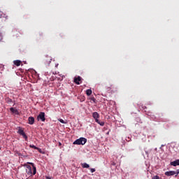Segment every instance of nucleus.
Here are the masks:
<instances>
[{
	"label": "nucleus",
	"instance_id": "cd10ccee",
	"mask_svg": "<svg viewBox=\"0 0 179 179\" xmlns=\"http://www.w3.org/2000/svg\"><path fill=\"white\" fill-rule=\"evenodd\" d=\"M0 150H1V148H0Z\"/></svg>",
	"mask_w": 179,
	"mask_h": 179
},
{
	"label": "nucleus",
	"instance_id": "aec40b11",
	"mask_svg": "<svg viewBox=\"0 0 179 179\" xmlns=\"http://www.w3.org/2000/svg\"><path fill=\"white\" fill-rule=\"evenodd\" d=\"M58 121H59V122H61L62 124H66V122H64V120L62 119H59Z\"/></svg>",
	"mask_w": 179,
	"mask_h": 179
},
{
	"label": "nucleus",
	"instance_id": "2eb2a0df",
	"mask_svg": "<svg viewBox=\"0 0 179 179\" xmlns=\"http://www.w3.org/2000/svg\"><path fill=\"white\" fill-rule=\"evenodd\" d=\"M29 148H31L32 149H36V150H38L39 152H41V149L38 148L36 145H30Z\"/></svg>",
	"mask_w": 179,
	"mask_h": 179
},
{
	"label": "nucleus",
	"instance_id": "39448f33",
	"mask_svg": "<svg viewBox=\"0 0 179 179\" xmlns=\"http://www.w3.org/2000/svg\"><path fill=\"white\" fill-rule=\"evenodd\" d=\"M37 120H41L42 122H44V121H45V113L44 112H41L37 117Z\"/></svg>",
	"mask_w": 179,
	"mask_h": 179
},
{
	"label": "nucleus",
	"instance_id": "6e6552de",
	"mask_svg": "<svg viewBox=\"0 0 179 179\" xmlns=\"http://www.w3.org/2000/svg\"><path fill=\"white\" fill-rule=\"evenodd\" d=\"M92 117L95 120V122H96L97 120H99V118H100V115H99V113H97V112H94L92 113Z\"/></svg>",
	"mask_w": 179,
	"mask_h": 179
},
{
	"label": "nucleus",
	"instance_id": "9b49d317",
	"mask_svg": "<svg viewBox=\"0 0 179 179\" xmlns=\"http://www.w3.org/2000/svg\"><path fill=\"white\" fill-rule=\"evenodd\" d=\"M171 166H173L176 167V166H179V159H176V161L171 162Z\"/></svg>",
	"mask_w": 179,
	"mask_h": 179
},
{
	"label": "nucleus",
	"instance_id": "f03ea898",
	"mask_svg": "<svg viewBox=\"0 0 179 179\" xmlns=\"http://www.w3.org/2000/svg\"><path fill=\"white\" fill-rule=\"evenodd\" d=\"M87 142V139L81 137L77 140H76L73 143V145H85Z\"/></svg>",
	"mask_w": 179,
	"mask_h": 179
},
{
	"label": "nucleus",
	"instance_id": "20e7f679",
	"mask_svg": "<svg viewBox=\"0 0 179 179\" xmlns=\"http://www.w3.org/2000/svg\"><path fill=\"white\" fill-rule=\"evenodd\" d=\"M17 134H19V135H21V136H22L24 139H25V141H27V135H26V133H24V130H23V129L19 127Z\"/></svg>",
	"mask_w": 179,
	"mask_h": 179
},
{
	"label": "nucleus",
	"instance_id": "5701e85b",
	"mask_svg": "<svg viewBox=\"0 0 179 179\" xmlns=\"http://www.w3.org/2000/svg\"><path fill=\"white\" fill-rule=\"evenodd\" d=\"M17 154L19 156H23V155H22V153H20V152H17Z\"/></svg>",
	"mask_w": 179,
	"mask_h": 179
},
{
	"label": "nucleus",
	"instance_id": "4be33fe9",
	"mask_svg": "<svg viewBox=\"0 0 179 179\" xmlns=\"http://www.w3.org/2000/svg\"><path fill=\"white\" fill-rule=\"evenodd\" d=\"M90 171H91V173H94V171H96V169L92 168V169H90Z\"/></svg>",
	"mask_w": 179,
	"mask_h": 179
},
{
	"label": "nucleus",
	"instance_id": "a211bd4d",
	"mask_svg": "<svg viewBox=\"0 0 179 179\" xmlns=\"http://www.w3.org/2000/svg\"><path fill=\"white\" fill-rule=\"evenodd\" d=\"M86 94L87 96H90L92 94V90H87Z\"/></svg>",
	"mask_w": 179,
	"mask_h": 179
},
{
	"label": "nucleus",
	"instance_id": "f257e3e1",
	"mask_svg": "<svg viewBox=\"0 0 179 179\" xmlns=\"http://www.w3.org/2000/svg\"><path fill=\"white\" fill-rule=\"evenodd\" d=\"M24 167H26V173L29 177H33V176H36L37 173V169L36 166H34V163L32 162H27V164H24Z\"/></svg>",
	"mask_w": 179,
	"mask_h": 179
},
{
	"label": "nucleus",
	"instance_id": "4468645a",
	"mask_svg": "<svg viewBox=\"0 0 179 179\" xmlns=\"http://www.w3.org/2000/svg\"><path fill=\"white\" fill-rule=\"evenodd\" d=\"M111 89H113V84H110L109 85L106 87V90H107V92H110Z\"/></svg>",
	"mask_w": 179,
	"mask_h": 179
},
{
	"label": "nucleus",
	"instance_id": "393cba45",
	"mask_svg": "<svg viewBox=\"0 0 179 179\" xmlns=\"http://www.w3.org/2000/svg\"><path fill=\"white\" fill-rule=\"evenodd\" d=\"M26 179H30V178H27Z\"/></svg>",
	"mask_w": 179,
	"mask_h": 179
},
{
	"label": "nucleus",
	"instance_id": "423d86ee",
	"mask_svg": "<svg viewBox=\"0 0 179 179\" xmlns=\"http://www.w3.org/2000/svg\"><path fill=\"white\" fill-rule=\"evenodd\" d=\"M178 174H179V172H176L175 171H170L165 172V176H167V177H170L171 176H176L177 177Z\"/></svg>",
	"mask_w": 179,
	"mask_h": 179
},
{
	"label": "nucleus",
	"instance_id": "9d476101",
	"mask_svg": "<svg viewBox=\"0 0 179 179\" xmlns=\"http://www.w3.org/2000/svg\"><path fill=\"white\" fill-rule=\"evenodd\" d=\"M28 124H29V125H33V124H34V118L33 117H29L28 118Z\"/></svg>",
	"mask_w": 179,
	"mask_h": 179
},
{
	"label": "nucleus",
	"instance_id": "0eeeda50",
	"mask_svg": "<svg viewBox=\"0 0 179 179\" xmlns=\"http://www.w3.org/2000/svg\"><path fill=\"white\" fill-rule=\"evenodd\" d=\"M80 82H82V77L78 76L74 78V83L76 85H80Z\"/></svg>",
	"mask_w": 179,
	"mask_h": 179
},
{
	"label": "nucleus",
	"instance_id": "ddd939ff",
	"mask_svg": "<svg viewBox=\"0 0 179 179\" xmlns=\"http://www.w3.org/2000/svg\"><path fill=\"white\" fill-rule=\"evenodd\" d=\"M81 166L83 169H89V167H90V165H89L87 163L81 164Z\"/></svg>",
	"mask_w": 179,
	"mask_h": 179
},
{
	"label": "nucleus",
	"instance_id": "1a4fd4ad",
	"mask_svg": "<svg viewBox=\"0 0 179 179\" xmlns=\"http://www.w3.org/2000/svg\"><path fill=\"white\" fill-rule=\"evenodd\" d=\"M10 111H11L13 114H16V115H19V111L17 110V109H15V108H10Z\"/></svg>",
	"mask_w": 179,
	"mask_h": 179
},
{
	"label": "nucleus",
	"instance_id": "6ab92c4d",
	"mask_svg": "<svg viewBox=\"0 0 179 179\" xmlns=\"http://www.w3.org/2000/svg\"><path fill=\"white\" fill-rule=\"evenodd\" d=\"M0 43H3V36L1 32H0Z\"/></svg>",
	"mask_w": 179,
	"mask_h": 179
},
{
	"label": "nucleus",
	"instance_id": "412c9836",
	"mask_svg": "<svg viewBox=\"0 0 179 179\" xmlns=\"http://www.w3.org/2000/svg\"><path fill=\"white\" fill-rule=\"evenodd\" d=\"M91 101H93L94 103H96V99L94 97L90 98Z\"/></svg>",
	"mask_w": 179,
	"mask_h": 179
},
{
	"label": "nucleus",
	"instance_id": "f3484780",
	"mask_svg": "<svg viewBox=\"0 0 179 179\" xmlns=\"http://www.w3.org/2000/svg\"><path fill=\"white\" fill-rule=\"evenodd\" d=\"M95 122H97V124L101 125V127H104V122H100V120H96V121Z\"/></svg>",
	"mask_w": 179,
	"mask_h": 179
},
{
	"label": "nucleus",
	"instance_id": "bb28decb",
	"mask_svg": "<svg viewBox=\"0 0 179 179\" xmlns=\"http://www.w3.org/2000/svg\"><path fill=\"white\" fill-rule=\"evenodd\" d=\"M59 145H61V143H59Z\"/></svg>",
	"mask_w": 179,
	"mask_h": 179
},
{
	"label": "nucleus",
	"instance_id": "a878e982",
	"mask_svg": "<svg viewBox=\"0 0 179 179\" xmlns=\"http://www.w3.org/2000/svg\"><path fill=\"white\" fill-rule=\"evenodd\" d=\"M143 108H144V109L146 108V106H145Z\"/></svg>",
	"mask_w": 179,
	"mask_h": 179
},
{
	"label": "nucleus",
	"instance_id": "dca6fc26",
	"mask_svg": "<svg viewBox=\"0 0 179 179\" xmlns=\"http://www.w3.org/2000/svg\"><path fill=\"white\" fill-rule=\"evenodd\" d=\"M6 101L8 104H12V103H13V101L10 98H6Z\"/></svg>",
	"mask_w": 179,
	"mask_h": 179
},
{
	"label": "nucleus",
	"instance_id": "b1692460",
	"mask_svg": "<svg viewBox=\"0 0 179 179\" xmlns=\"http://www.w3.org/2000/svg\"><path fill=\"white\" fill-rule=\"evenodd\" d=\"M46 179H51V178L47 176V177H46Z\"/></svg>",
	"mask_w": 179,
	"mask_h": 179
},
{
	"label": "nucleus",
	"instance_id": "7ed1b4c3",
	"mask_svg": "<svg viewBox=\"0 0 179 179\" xmlns=\"http://www.w3.org/2000/svg\"><path fill=\"white\" fill-rule=\"evenodd\" d=\"M51 61H52V58L50 56L46 55L43 58V64L46 66H50V64H51Z\"/></svg>",
	"mask_w": 179,
	"mask_h": 179
},
{
	"label": "nucleus",
	"instance_id": "f8f14e48",
	"mask_svg": "<svg viewBox=\"0 0 179 179\" xmlns=\"http://www.w3.org/2000/svg\"><path fill=\"white\" fill-rule=\"evenodd\" d=\"M14 65L16 66H20V64H22V62L20 60H15L13 62Z\"/></svg>",
	"mask_w": 179,
	"mask_h": 179
}]
</instances>
